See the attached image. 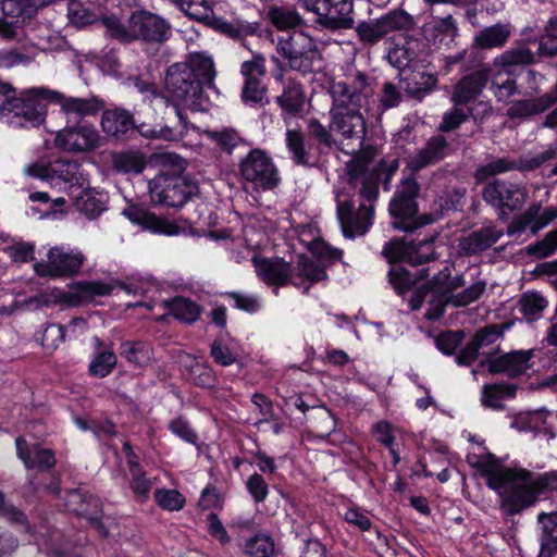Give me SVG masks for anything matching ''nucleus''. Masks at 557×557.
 Here are the masks:
<instances>
[{
    "label": "nucleus",
    "instance_id": "f257e3e1",
    "mask_svg": "<svg viewBox=\"0 0 557 557\" xmlns=\"http://www.w3.org/2000/svg\"><path fill=\"white\" fill-rule=\"evenodd\" d=\"M332 104L329 111L330 128L342 145L361 146L367 134L363 112L374 101V85L363 72L350 70L330 84Z\"/></svg>",
    "mask_w": 557,
    "mask_h": 557
},
{
    "label": "nucleus",
    "instance_id": "f03ea898",
    "mask_svg": "<svg viewBox=\"0 0 557 557\" xmlns=\"http://www.w3.org/2000/svg\"><path fill=\"white\" fill-rule=\"evenodd\" d=\"M468 462L486 479L487 486L498 493L500 508L509 516L532 506L550 484L547 475L533 479L527 470L505 467L492 454L468 456Z\"/></svg>",
    "mask_w": 557,
    "mask_h": 557
},
{
    "label": "nucleus",
    "instance_id": "7ed1b4c3",
    "mask_svg": "<svg viewBox=\"0 0 557 557\" xmlns=\"http://www.w3.org/2000/svg\"><path fill=\"white\" fill-rule=\"evenodd\" d=\"M374 156L371 148L362 150L347 164L349 183L361 182V201L357 210L349 193H336V215L343 235L347 238L364 235L373 222V203L379 196L380 176L376 170H370V161Z\"/></svg>",
    "mask_w": 557,
    "mask_h": 557
},
{
    "label": "nucleus",
    "instance_id": "20e7f679",
    "mask_svg": "<svg viewBox=\"0 0 557 557\" xmlns=\"http://www.w3.org/2000/svg\"><path fill=\"white\" fill-rule=\"evenodd\" d=\"M57 96V91L38 87L8 97L0 104V120L13 128L39 126L46 119V100Z\"/></svg>",
    "mask_w": 557,
    "mask_h": 557
},
{
    "label": "nucleus",
    "instance_id": "39448f33",
    "mask_svg": "<svg viewBox=\"0 0 557 557\" xmlns=\"http://www.w3.org/2000/svg\"><path fill=\"white\" fill-rule=\"evenodd\" d=\"M277 52L287 60L294 71L308 73L321 60L317 42L304 33L285 34L272 38Z\"/></svg>",
    "mask_w": 557,
    "mask_h": 557
},
{
    "label": "nucleus",
    "instance_id": "423d86ee",
    "mask_svg": "<svg viewBox=\"0 0 557 557\" xmlns=\"http://www.w3.org/2000/svg\"><path fill=\"white\" fill-rule=\"evenodd\" d=\"M413 27L414 20L412 15L403 9H395L377 18L360 22L355 32L358 40L363 46L372 47L389 33L409 32Z\"/></svg>",
    "mask_w": 557,
    "mask_h": 557
},
{
    "label": "nucleus",
    "instance_id": "0eeeda50",
    "mask_svg": "<svg viewBox=\"0 0 557 557\" xmlns=\"http://www.w3.org/2000/svg\"><path fill=\"white\" fill-rule=\"evenodd\" d=\"M149 191L154 203L181 208L197 194L198 185L184 175L160 174L150 182Z\"/></svg>",
    "mask_w": 557,
    "mask_h": 557
},
{
    "label": "nucleus",
    "instance_id": "6e6552de",
    "mask_svg": "<svg viewBox=\"0 0 557 557\" xmlns=\"http://www.w3.org/2000/svg\"><path fill=\"white\" fill-rule=\"evenodd\" d=\"M85 261L86 256L81 249L62 244L51 247L47 261L36 263L34 269L40 276L72 277L79 274Z\"/></svg>",
    "mask_w": 557,
    "mask_h": 557
},
{
    "label": "nucleus",
    "instance_id": "1a4fd4ad",
    "mask_svg": "<svg viewBox=\"0 0 557 557\" xmlns=\"http://www.w3.org/2000/svg\"><path fill=\"white\" fill-rule=\"evenodd\" d=\"M242 177L257 190H272L281 181L272 158L262 149H252L239 163Z\"/></svg>",
    "mask_w": 557,
    "mask_h": 557
},
{
    "label": "nucleus",
    "instance_id": "9d476101",
    "mask_svg": "<svg viewBox=\"0 0 557 557\" xmlns=\"http://www.w3.org/2000/svg\"><path fill=\"white\" fill-rule=\"evenodd\" d=\"M165 89L176 104L197 108L202 95V87L183 63L171 65L165 76Z\"/></svg>",
    "mask_w": 557,
    "mask_h": 557
},
{
    "label": "nucleus",
    "instance_id": "9b49d317",
    "mask_svg": "<svg viewBox=\"0 0 557 557\" xmlns=\"http://www.w3.org/2000/svg\"><path fill=\"white\" fill-rule=\"evenodd\" d=\"M304 9L317 15V23L336 29L354 23V0H300Z\"/></svg>",
    "mask_w": 557,
    "mask_h": 557
},
{
    "label": "nucleus",
    "instance_id": "f8f14e48",
    "mask_svg": "<svg viewBox=\"0 0 557 557\" xmlns=\"http://www.w3.org/2000/svg\"><path fill=\"white\" fill-rule=\"evenodd\" d=\"M54 145L62 151L87 153L102 145V137L91 124H76L60 129L54 137Z\"/></svg>",
    "mask_w": 557,
    "mask_h": 557
},
{
    "label": "nucleus",
    "instance_id": "ddd939ff",
    "mask_svg": "<svg viewBox=\"0 0 557 557\" xmlns=\"http://www.w3.org/2000/svg\"><path fill=\"white\" fill-rule=\"evenodd\" d=\"M419 193V185L412 178L401 182L393 199L389 202V213L399 222H394V227L409 231L413 227L411 220L417 214L418 208L416 197Z\"/></svg>",
    "mask_w": 557,
    "mask_h": 557
},
{
    "label": "nucleus",
    "instance_id": "4468645a",
    "mask_svg": "<svg viewBox=\"0 0 557 557\" xmlns=\"http://www.w3.org/2000/svg\"><path fill=\"white\" fill-rule=\"evenodd\" d=\"M483 198L499 209V216L503 218L506 215L505 209L513 211L523 206L527 200V189L520 184L496 180L484 188Z\"/></svg>",
    "mask_w": 557,
    "mask_h": 557
},
{
    "label": "nucleus",
    "instance_id": "2eb2a0df",
    "mask_svg": "<svg viewBox=\"0 0 557 557\" xmlns=\"http://www.w3.org/2000/svg\"><path fill=\"white\" fill-rule=\"evenodd\" d=\"M485 280H476L471 285L458 292L457 294H441L434 296L429 301V308L424 314L425 319L430 321L438 320L445 312L446 306L466 307L479 300L486 289Z\"/></svg>",
    "mask_w": 557,
    "mask_h": 557
},
{
    "label": "nucleus",
    "instance_id": "dca6fc26",
    "mask_svg": "<svg viewBox=\"0 0 557 557\" xmlns=\"http://www.w3.org/2000/svg\"><path fill=\"white\" fill-rule=\"evenodd\" d=\"M39 0H2L0 1V34L7 38L14 36L13 27L30 20L39 8Z\"/></svg>",
    "mask_w": 557,
    "mask_h": 557
},
{
    "label": "nucleus",
    "instance_id": "f3484780",
    "mask_svg": "<svg viewBox=\"0 0 557 557\" xmlns=\"http://www.w3.org/2000/svg\"><path fill=\"white\" fill-rule=\"evenodd\" d=\"M132 41L143 39L151 42H163L171 35L169 23L162 17L139 11L131 15Z\"/></svg>",
    "mask_w": 557,
    "mask_h": 557
},
{
    "label": "nucleus",
    "instance_id": "a211bd4d",
    "mask_svg": "<svg viewBox=\"0 0 557 557\" xmlns=\"http://www.w3.org/2000/svg\"><path fill=\"white\" fill-rule=\"evenodd\" d=\"M251 262L257 276L267 285L285 286L292 280V265L282 258L255 256Z\"/></svg>",
    "mask_w": 557,
    "mask_h": 557
},
{
    "label": "nucleus",
    "instance_id": "6ab92c4d",
    "mask_svg": "<svg viewBox=\"0 0 557 557\" xmlns=\"http://www.w3.org/2000/svg\"><path fill=\"white\" fill-rule=\"evenodd\" d=\"M126 465L128 467V485L136 502L144 503L149 498L152 481L139 465L137 455L128 442L123 444Z\"/></svg>",
    "mask_w": 557,
    "mask_h": 557
},
{
    "label": "nucleus",
    "instance_id": "aec40b11",
    "mask_svg": "<svg viewBox=\"0 0 557 557\" xmlns=\"http://www.w3.org/2000/svg\"><path fill=\"white\" fill-rule=\"evenodd\" d=\"M534 354V349L510 351L490 359L487 369L491 373H504L509 377H517L531 368L530 361Z\"/></svg>",
    "mask_w": 557,
    "mask_h": 557
},
{
    "label": "nucleus",
    "instance_id": "412c9836",
    "mask_svg": "<svg viewBox=\"0 0 557 557\" xmlns=\"http://www.w3.org/2000/svg\"><path fill=\"white\" fill-rule=\"evenodd\" d=\"M451 153V147L442 135L432 136L425 145L410 157L408 166L411 171H420L435 164Z\"/></svg>",
    "mask_w": 557,
    "mask_h": 557
},
{
    "label": "nucleus",
    "instance_id": "4be33fe9",
    "mask_svg": "<svg viewBox=\"0 0 557 557\" xmlns=\"http://www.w3.org/2000/svg\"><path fill=\"white\" fill-rule=\"evenodd\" d=\"M541 205L537 203L530 206L524 213L512 220L507 227V234L509 236L519 235L530 227L532 234L535 235L556 216L555 211L545 210L541 212Z\"/></svg>",
    "mask_w": 557,
    "mask_h": 557
},
{
    "label": "nucleus",
    "instance_id": "5701e85b",
    "mask_svg": "<svg viewBox=\"0 0 557 557\" xmlns=\"http://www.w3.org/2000/svg\"><path fill=\"white\" fill-rule=\"evenodd\" d=\"M124 215L133 223L141 225L156 234L168 236L178 235L182 231L175 222L157 216L138 207H129L123 211Z\"/></svg>",
    "mask_w": 557,
    "mask_h": 557
},
{
    "label": "nucleus",
    "instance_id": "b1692460",
    "mask_svg": "<svg viewBox=\"0 0 557 557\" xmlns=\"http://www.w3.org/2000/svg\"><path fill=\"white\" fill-rule=\"evenodd\" d=\"M51 101H57L67 117L84 119L86 116H95L104 107L103 101L96 96L76 98L65 97L57 92V96L51 98Z\"/></svg>",
    "mask_w": 557,
    "mask_h": 557
},
{
    "label": "nucleus",
    "instance_id": "393cba45",
    "mask_svg": "<svg viewBox=\"0 0 557 557\" xmlns=\"http://www.w3.org/2000/svg\"><path fill=\"white\" fill-rule=\"evenodd\" d=\"M488 81L486 70L475 71L463 76L454 87L451 101L454 104H463L474 100L483 90Z\"/></svg>",
    "mask_w": 557,
    "mask_h": 557
},
{
    "label": "nucleus",
    "instance_id": "a878e982",
    "mask_svg": "<svg viewBox=\"0 0 557 557\" xmlns=\"http://www.w3.org/2000/svg\"><path fill=\"white\" fill-rule=\"evenodd\" d=\"M424 38L434 45L449 47L458 33L456 21L451 15L432 17L422 27Z\"/></svg>",
    "mask_w": 557,
    "mask_h": 557
},
{
    "label": "nucleus",
    "instance_id": "bb28decb",
    "mask_svg": "<svg viewBox=\"0 0 557 557\" xmlns=\"http://www.w3.org/2000/svg\"><path fill=\"white\" fill-rule=\"evenodd\" d=\"M503 235L502 228L484 226L462 237L459 248L467 256L476 255L491 248Z\"/></svg>",
    "mask_w": 557,
    "mask_h": 557
},
{
    "label": "nucleus",
    "instance_id": "cd10ccee",
    "mask_svg": "<svg viewBox=\"0 0 557 557\" xmlns=\"http://www.w3.org/2000/svg\"><path fill=\"white\" fill-rule=\"evenodd\" d=\"M15 445L17 456L26 468L48 470L55 463L54 454L51 449L42 448L38 445L29 447L23 437H17Z\"/></svg>",
    "mask_w": 557,
    "mask_h": 557
},
{
    "label": "nucleus",
    "instance_id": "c85d7f7f",
    "mask_svg": "<svg viewBox=\"0 0 557 557\" xmlns=\"http://www.w3.org/2000/svg\"><path fill=\"white\" fill-rule=\"evenodd\" d=\"M135 127L133 115L125 109L114 108L103 111L102 131L113 137H122Z\"/></svg>",
    "mask_w": 557,
    "mask_h": 557
},
{
    "label": "nucleus",
    "instance_id": "c756f323",
    "mask_svg": "<svg viewBox=\"0 0 557 557\" xmlns=\"http://www.w3.org/2000/svg\"><path fill=\"white\" fill-rule=\"evenodd\" d=\"M275 78L283 84V92L276 98L277 104L287 113L299 112L305 104V94L301 85L294 79L284 81L282 73H277Z\"/></svg>",
    "mask_w": 557,
    "mask_h": 557
},
{
    "label": "nucleus",
    "instance_id": "7c9ffc66",
    "mask_svg": "<svg viewBox=\"0 0 557 557\" xmlns=\"http://www.w3.org/2000/svg\"><path fill=\"white\" fill-rule=\"evenodd\" d=\"M511 36V26L507 23H497L480 30L473 38V46L479 49L500 48Z\"/></svg>",
    "mask_w": 557,
    "mask_h": 557
},
{
    "label": "nucleus",
    "instance_id": "2f4dec72",
    "mask_svg": "<svg viewBox=\"0 0 557 557\" xmlns=\"http://www.w3.org/2000/svg\"><path fill=\"white\" fill-rule=\"evenodd\" d=\"M556 101L552 94H545L535 99L513 101L507 110L510 119H523L542 113L550 108Z\"/></svg>",
    "mask_w": 557,
    "mask_h": 557
},
{
    "label": "nucleus",
    "instance_id": "473e14b6",
    "mask_svg": "<svg viewBox=\"0 0 557 557\" xmlns=\"http://www.w3.org/2000/svg\"><path fill=\"white\" fill-rule=\"evenodd\" d=\"M183 64L190 69L191 75L202 85L211 86L216 75L212 57L205 52H193Z\"/></svg>",
    "mask_w": 557,
    "mask_h": 557
},
{
    "label": "nucleus",
    "instance_id": "72a5a7b5",
    "mask_svg": "<svg viewBox=\"0 0 557 557\" xmlns=\"http://www.w3.org/2000/svg\"><path fill=\"white\" fill-rule=\"evenodd\" d=\"M120 354L127 362L145 368L153 360V349L149 343L141 341H125L120 345Z\"/></svg>",
    "mask_w": 557,
    "mask_h": 557
},
{
    "label": "nucleus",
    "instance_id": "f704fd0d",
    "mask_svg": "<svg viewBox=\"0 0 557 557\" xmlns=\"http://www.w3.org/2000/svg\"><path fill=\"white\" fill-rule=\"evenodd\" d=\"M534 62V53L525 46L512 47L493 61L494 67L503 69L506 74H511V67L517 65H528Z\"/></svg>",
    "mask_w": 557,
    "mask_h": 557
},
{
    "label": "nucleus",
    "instance_id": "c9c22d12",
    "mask_svg": "<svg viewBox=\"0 0 557 557\" xmlns=\"http://www.w3.org/2000/svg\"><path fill=\"white\" fill-rule=\"evenodd\" d=\"M486 71L494 96L498 101H508L517 92V84L511 74H506L503 69L494 67L493 64Z\"/></svg>",
    "mask_w": 557,
    "mask_h": 557
},
{
    "label": "nucleus",
    "instance_id": "e433bc0d",
    "mask_svg": "<svg viewBox=\"0 0 557 557\" xmlns=\"http://www.w3.org/2000/svg\"><path fill=\"white\" fill-rule=\"evenodd\" d=\"M516 385L508 383L486 384L483 386L481 403L484 407L491 409H502L503 400L515 397Z\"/></svg>",
    "mask_w": 557,
    "mask_h": 557
},
{
    "label": "nucleus",
    "instance_id": "4c0bfd02",
    "mask_svg": "<svg viewBox=\"0 0 557 557\" xmlns=\"http://www.w3.org/2000/svg\"><path fill=\"white\" fill-rule=\"evenodd\" d=\"M539 521L542 524L540 557H554L557 552V537L554 535L557 530V520L554 513H541Z\"/></svg>",
    "mask_w": 557,
    "mask_h": 557
},
{
    "label": "nucleus",
    "instance_id": "58836bf2",
    "mask_svg": "<svg viewBox=\"0 0 557 557\" xmlns=\"http://www.w3.org/2000/svg\"><path fill=\"white\" fill-rule=\"evenodd\" d=\"M87 327V323L82 318L73 319L66 327L61 324L48 325L42 334V345L47 349H55L60 343L64 341L65 330L75 331L76 329L84 332Z\"/></svg>",
    "mask_w": 557,
    "mask_h": 557
},
{
    "label": "nucleus",
    "instance_id": "ea45409f",
    "mask_svg": "<svg viewBox=\"0 0 557 557\" xmlns=\"http://www.w3.org/2000/svg\"><path fill=\"white\" fill-rule=\"evenodd\" d=\"M437 77L426 72L413 73L406 79V91L416 99H423L436 86Z\"/></svg>",
    "mask_w": 557,
    "mask_h": 557
},
{
    "label": "nucleus",
    "instance_id": "a19ab883",
    "mask_svg": "<svg viewBox=\"0 0 557 557\" xmlns=\"http://www.w3.org/2000/svg\"><path fill=\"white\" fill-rule=\"evenodd\" d=\"M170 313L185 323H194L201 313V308L195 301L184 297H176L166 302Z\"/></svg>",
    "mask_w": 557,
    "mask_h": 557
},
{
    "label": "nucleus",
    "instance_id": "79ce46f5",
    "mask_svg": "<svg viewBox=\"0 0 557 557\" xmlns=\"http://www.w3.org/2000/svg\"><path fill=\"white\" fill-rule=\"evenodd\" d=\"M271 23L282 30L304 25V18L294 9L287 7H271L268 11Z\"/></svg>",
    "mask_w": 557,
    "mask_h": 557
},
{
    "label": "nucleus",
    "instance_id": "37998d69",
    "mask_svg": "<svg viewBox=\"0 0 557 557\" xmlns=\"http://www.w3.org/2000/svg\"><path fill=\"white\" fill-rule=\"evenodd\" d=\"M203 135L221 150L231 153L240 143L238 132L232 127L221 129H206Z\"/></svg>",
    "mask_w": 557,
    "mask_h": 557
},
{
    "label": "nucleus",
    "instance_id": "c03bdc74",
    "mask_svg": "<svg viewBox=\"0 0 557 557\" xmlns=\"http://www.w3.org/2000/svg\"><path fill=\"white\" fill-rule=\"evenodd\" d=\"M547 300L537 292L524 293L519 300L520 311L528 321L537 320L547 307Z\"/></svg>",
    "mask_w": 557,
    "mask_h": 557
},
{
    "label": "nucleus",
    "instance_id": "a18cd8bd",
    "mask_svg": "<svg viewBox=\"0 0 557 557\" xmlns=\"http://www.w3.org/2000/svg\"><path fill=\"white\" fill-rule=\"evenodd\" d=\"M285 143L293 161L298 165L309 164V153L305 147V135L300 129H287Z\"/></svg>",
    "mask_w": 557,
    "mask_h": 557
},
{
    "label": "nucleus",
    "instance_id": "49530a36",
    "mask_svg": "<svg viewBox=\"0 0 557 557\" xmlns=\"http://www.w3.org/2000/svg\"><path fill=\"white\" fill-rule=\"evenodd\" d=\"M521 169V162H516L509 158L492 159L486 164L475 170V178L484 181L490 176L506 173L511 170Z\"/></svg>",
    "mask_w": 557,
    "mask_h": 557
},
{
    "label": "nucleus",
    "instance_id": "de8ad7c7",
    "mask_svg": "<svg viewBox=\"0 0 557 557\" xmlns=\"http://www.w3.org/2000/svg\"><path fill=\"white\" fill-rule=\"evenodd\" d=\"M117 363V358L112 349L98 351L89 363V373L97 377L109 375Z\"/></svg>",
    "mask_w": 557,
    "mask_h": 557
},
{
    "label": "nucleus",
    "instance_id": "09e8293b",
    "mask_svg": "<svg viewBox=\"0 0 557 557\" xmlns=\"http://www.w3.org/2000/svg\"><path fill=\"white\" fill-rule=\"evenodd\" d=\"M308 132L317 141L321 151L324 149L331 150L333 147L337 146L334 132H331L330 126H324L318 119H310L308 121Z\"/></svg>",
    "mask_w": 557,
    "mask_h": 557
},
{
    "label": "nucleus",
    "instance_id": "8fccbe9b",
    "mask_svg": "<svg viewBox=\"0 0 557 557\" xmlns=\"http://www.w3.org/2000/svg\"><path fill=\"white\" fill-rule=\"evenodd\" d=\"M101 23L107 34L122 42L132 41V23L131 17L127 23H123L117 16L109 15L101 18Z\"/></svg>",
    "mask_w": 557,
    "mask_h": 557
},
{
    "label": "nucleus",
    "instance_id": "3c124183",
    "mask_svg": "<svg viewBox=\"0 0 557 557\" xmlns=\"http://www.w3.org/2000/svg\"><path fill=\"white\" fill-rule=\"evenodd\" d=\"M296 269L298 276L311 283H317L327 277L325 265L318 263L306 256L299 257Z\"/></svg>",
    "mask_w": 557,
    "mask_h": 557
},
{
    "label": "nucleus",
    "instance_id": "603ef678",
    "mask_svg": "<svg viewBox=\"0 0 557 557\" xmlns=\"http://www.w3.org/2000/svg\"><path fill=\"white\" fill-rule=\"evenodd\" d=\"M471 114V108L463 104H454V108L444 113L438 129L441 132L454 131L466 122Z\"/></svg>",
    "mask_w": 557,
    "mask_h": 557
},
{
    "label": "nucleus",
    "instance_id": "864d4df0",
    "mask_svg": "<svg viewBox=\"0 0 557 557\" xmlns=\"http://www.w3.org/2000/svg\"><path fill=\"white\" fill-rule=\"evenodd\" d=\"M274 548L273 541L267 535H256L245 543V553L249 557H272Z\"/></svg>",
    "mask_w": 557,
    "mask_h": 557
},
{
    "label": "nucleus",
    "instance_id": "5fc2aeb1",
    "mask_svg": "<svg viewBox=\"0 0 557 557\" xmlns=\"http://www.w3.org/2000/svg\"><path fill=\"white\" fill-rule=\"evenodd\" d=\"M154 500L159 507L169 511H178L185 505V497L178 491L170 488L157 490Z\"/></svg>",
    "mask_w": 557,
    "mask_h": 557
},
{
    "label": "nucleus",
    "instance_id": "6e6d98bb",
    "mask_svg": "<svg viewBox=\"0 0 557 557\" xmlns=\"http://www.w3.org/2000/svg\"><path fill=\"white\" fill-rule=\"evenodd\" d=\"M77 207L89 216H96L104 209V202L101 196L94 190H83L81 195L76 196Z\"/></svg>",
    "mask_w": 557,
    "mask_h": 557
},
{
    "label": "nucleus",
    "instance_id": "4d7b16f0",
    "mask_svg": "<svg viewBox=\"0 0 557 557\" xmlns=\"http://www.w3.org/2000/svg\"><path fill=\"white\" fill-rule=\"evenodd\" d=\"M408 261L411 264L419 265L436 258L432 240H422L409 245Z\"/></svg>",
    "mask_w": 557,
    "mask_h": 557
},
{
    "label": "nucleus",
    "instance_id": "13d9d810",
    "mask_svg": "<svg viewBox=\"0 0 557 557\" xmlns=\"http://www.w3.org/2000/svg\"><path fill=\"white\" fill-rule=\"evenodd\" d=\"M508 324H490L480 329L471 339L479 349L494 344L500 338Z\"/></svg>",
    "mask_w": 557,
    "mask_h": 557
},
{
    "label": "nucleus",
    "instance_id": "bf43d9fd",
    "mask_svg": "<svg viewBox=\"0 0 557 557\" xmlns=\"http://www.w3.org/2000/svg\"><path fill=\"white\" fill-rule=\"evenodd\" d=\"M413 58L414 52L409 47L394 42H392L386 53L388 63L398 70L405 69Z\"/></svg>",
    "mask_w": 557,
    "mask_h": 557
},
{
    "label": "nucleus",
    "instance_id": "052dcab7",
    "mask_svg": "<svg viewBox=\"0 0 557 557\" xmlns=\"http://www.w3.org/2000/svg\"><path fill=\"white\" fill-rule=\"evenodd\" d=\"M388 278L398 294L409 290L416 282L414 276L401 265H394L388 272Z\"/></svg>",
    "mask_w": 557,
    "mask_h": 557
},
{
    "label": "nucleus",
    "instance_id": "680f3d73",
    "mask_svg": "<svg viewBox=\"0 0 557 557\" xmlns=\"http://www.w3.org/2000/svg\"><path fill=\"white\" fill-rule=\"evenodd\" d=\"M549 418L553 419L554 414L542 409L529 413L527 420L530 429L537 431L539 434L548 435L547 441H550L554 440L555 435L552 431V424L548 423Z\"/></svg>",
    "mask_w": 557,
    "mask_h": 557
},
{
    "label": "nucleus",
    "instance_id": "e2e57ef3",
    "mask_svg": "<svg viewBox=\"0 0 557 557\" xmlns=\"http://www.w3.org/2000/svg\"><path fill=\"white\" fill-rule=\"evenodd\" d=\"M251 403L255 406V411L260 416V419L253 424L260 430L263 424L273 420V405L267 396L259 393L252 395Z\"/></svg>",
    "mask_w": 557,
    "mask_h": 557
},
{
    "label": "nucleus",
    "instance_id": "0e129e2a",
    "mask_svg": "<svg viewBox=\"0 0 557 557\" xmlns=\"http://www.w3.org/2000/svg\"><path fill=\"white\" fill-rule=\"evenodd\" d=\"M267 88L261 79H245L242 90V98L245 103L258 104L262 103L265 97Z\"/></svg>",
    "mask_w": 557,
    "mask_h": 557
},
{
    "label": "nucleus",
    "instance_id": "69168bd1",
    "mask_svg": "<svg viewBox=\"0 0 557 557\" xmlns=\"http://www.w3.org/2000/svg\"><path fill=\"white\" fill-rule=\"evenodd\" d=\"M557 248V230L550 231L547 236L534 244L529 245L525 250L528 255L545 258L552 255Z\"/></svg>",
    "mask_w": 557,
    "mask_h": 557
},
{
    "label": "nucleus",
    "instance_id": "338daca9",
    "mask_svg": "<svg viewBox=\"0 0 557 557\" xmlns=\"http://www.w3.org/2000/svg\"><path fill=\"white\" fill-rule=\"evenodd\" d=\"M556 22L554 18L548 21L546 34L542 36L539 44V54L553 57L557 53V39L555 35Z\"/></svg>",
    "mask_w": 557,
    "mask_h": 557
},
{
    "label": "nucleus",
    "instance_id": "774afa93",
    "mask_svg": "<svg viewBox=\"0 0 557 557\" xmlns=\"http://www.w3.org/2000/svg\"><path fill=\"white\" fill-rule=\"evenodd\" d=\"M240 73L245 79H262L265 75V59L261 54H257L252 60L245 61L240 66Z\"/></svg>",
    "mask_w": 557,
    "mask_h": 557
}]
</instances>
